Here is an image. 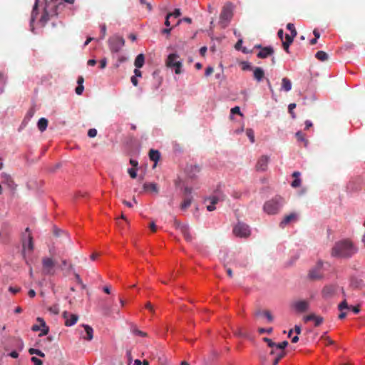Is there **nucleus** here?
Masks as SVG:
<instances>
[{"label": "nucleus", "mask_w": 365, "mask_h": 365, "mask_svg": "<svg viewBox=\"0 0 365 365\" xmlns=\"http://www.w3.org/2000/svg\"><path fill=\"white\" fill-rule=\"evenodd\" d=\"M356 250L352 243L348 240H344L336 243L332 248L331 255L338 257H349L356 252Z\"/></svg>", "instance_id": "nucleus-1"}, {"label": "nucleus", "mask_w": 365, "mask_h": 365, "mask_svg": "<svg viewBox=\"0 0 365 365\" xmlns=\"http://www.w3.org/2000/svg\"><path fill=\"white\" fill-rule=\"evenodd\" d=\"M284 203V201L282 197L275 196L264 203L263 210L268 215H275L279 212Z\"/></svg>", "instance_id": "nucleus-2"}, {"label": "nucleus", "mask_w": 365, "mask_h": 365, "mask_svg": "<svg viewBox=\"0 0 365 365\" xmlns=\"http://www.w3.org/2000/svg\"><path fill=\"white\" fill-rule=\"evenodd\" d=\"M233 16V5L230 2L226 3L222 9L220 22L223 26H226Z\"/></svg>", "instance_id": "nucleus-3"}, {"label": "nucleus", "mask_w": 365, "mask_h": 365, "mask_svg": "<svg viewBox=\"0 0 365 365\" xmlns=\"http://www.w3.org/2000/svg\"><path fill=\"white\" fill-rule=\"evenodd\" d=\"M108 46L112 53L119 52L125 45V39L118 35H115L109 38Z\"/></svg>", "instance_id": "nucleus-4"}, {"label": "nucleus", "mask_w": 365, "mask_h": 365, "mask_svg": "<svg viewBox=\"0 0 365 365\" xmlns=\"http://www.w3.org/2000/svg\"><path fill=\"white\" fill-rule=\"evenodd\" d=\"M22 247H23L22 253H23L24 257H25V252L26 251H28L29 252H32L34 250L33 237H32L29 228H26L25 230V232L23 234Z\"/></svg>", "instance_id": "nucleus-5"}, {"label": "nucleus", "mask_w": 365, "mask_h": 365, "mask_svg": "<svg viewBox=\"0 0 365 365\" xmlns=\"http://www.w3.org/2000/svg\"><path fill=\"white\" fill-rule=\"evenodd\" d=\"M166 66L175 68L176 74L181 73L182 63L179 60V56L176 53H170L166 60Z\"/></svg>", "instance_id": "nucleus-6"}, {"label": "nucleus", "mask_w": 365, "mask_h": 365, "mask_svg": "<svg viewBox=\"0 0 365 365\" xmlns=\"http://www.w3.org/2000/svg\"><path fill=\"white\" fill-rule=\"evenodd\" d=\"M309 307V301L305 299L294 301L291 304V307L297 313H304L307 312Z\"/></svg>", "instance_id": "nucleus-7"}, {"label": "nucleus", "mask_w": 365, "mask_h": 365, "mask_svg": "<svg viewBox=\"0 0 365 365\" xmlns=\"http://www.w3.org/2000/svg\"><path fill=\"white\" fill-rule=\"evenodd\" d=\"M234 234L240 237H247L250 235V230L247 225L238 222L233 228Z\"/></svg>", "instance_id": "nucleus-8"}, {"label": "nucleus", "mask_w": 365, "mask_h": 365, "mask_svg": "<svg viewBox=\"0 0 365 365\" xmlns=\"http://www.w3.org/2000/svg\"><path fill=\"white\" fill-rule=\"evenodd\" d=\"M43 273L46 275H53L55 274V262L49 257L42 259Z\"/></svg>", "instance_id": "nucleus-9"}, {"label": "nucleus", "mask_w": 365, "mask_h": 365, "mask_svg": "<svg viewBox=\"0 0 365 365\" xmlns=\"http://www.w3.org/2000/svg\"><path fill=\"white\" fill-rule=\"evenodd\" d=\"M174 224L175 227L180 230L187 242H191L192 240L189 227L187 225H182L176 220H175Z\"/></svg>", "instance_id": "nucleus-10"}, {"label": "nucleus", "mask_w": 365, "mask_h": 365, "mask_svg": "<svg viewBox=\"0 0 365 365\" xmlns=\"http://www.w3.org/2000/svg\"><path fill=\"white\" fill-rule=\"evenodd\" d=\"M322 267V263L319 262L315 267L312 269L309 273V277L312 280H318L322 278V273L321 272V269Z\"/></svg>", "instance_id": "nucleus-11"}, {"label": "nucleus", "mask_w": 365, "mask_h": 365, "mask_svg": "<svg viewBox=\"0 0 365 365\" xmlns=\"http://www.w3.org/2000/svg\"><path fill=\"white\" fill-rule=\"evenodd\" d=\"M63 319H65V325L66 327H71L74 325L78 319V316L74 314H71L66 311L63 312L62 314Z\"/></svg>", "instance_id": "nucleus-12"}, {"label": "nucleus", "mask_w": 365, "mask_h": 365, "mask_svg": "<svg viewBox=\"0 0 365 365\" xmlns=\"http://www.w3.org/2000/svg\"><path fill=\"white\" fill-rule=\"evenodd\" d=\"M269 163V157L267 155H262L261 158L258 160L257 164H256V170L257 171H265L267 168Z\"/></svg>", "instance_id": "nucleus-13"}, {"label": "nucleus", "mask_w": 365, "mask_h": 365, "mask_svg": "<svg viewBox=\"0 0 365 365\" xmlns=\"http://www.w3.org/2000/svg\"><path fill=\"white\" fill-rule=\"evenodd\" d=\"M336 292V287L334 285H326L322 290V297L324 299L331 298Z\"/></svg>", "instance_id": "nucleus-14"}, {"label": "nucleus", "mask_w": 365, "mask_h": 365, "mask_svg": "<svg viewBox=\"0 0 365 365\" xmlns=\"http://www.w3.org/2000/svg\"><path fill=\"white\" fill-rule=\"evenodd\" d=\"M255 47L261 48L260 51L257 53V57L259 58H266L274 53V49L271 46L262 48L260 45H257Z\"/></svg>", "instance_id": "nucleus-15"}, {"label": "nucleus", "mask_w": 365, "mask_h": 365, "mask_svg": "<svg viewBox=\"0 0 365 365\" xmlns=\"http://www.w3.org/2000/svg\"><path fill=\"white\" fill-rule=\"evenodd\" d=\"M298 219L297 214L293 212L284 216L283 220L279 223V227L284 228L287 225L292 222H296Z\"/></svg>", "instance_id": "nucleus-16"}, {"label": "nucleus", "mask_w": 365, "mask_h": 365, "mask_svg": "<svg viewBox=\"0 0 365 365\" xmlns=\"http://www.w3.org/2000/svg\"><path fill=\"white\" fill-rule=\"evenodd\" d=\"M304 321L305 322L312 321L314 322V325L316 327H319L323 322V318L319 316H317L314 314H311L307 315L304 317Z\"/></svg>", "instance_id": "nucleus-17"}, {"label": "nucleus", "mask_w": 365, "mask_h": 365, "mask_svg": "<svg viewBox=\"0 0 365 365\" xmlns=\"http://www.w3.org/2000/svg\"><path fill=\"white\" fill-rule=\"evenodd\" d=\"M200 168L198 165H190L187 167V172L189 178L194 179L197 177V175L200 173Z\"/></svg>", "instance_id": "nucleus-18"}, {"label": "nucleus", "mask_w": 365, "mask_h": 365, "mask_svg": "<svg viewBox=\"0 0 365 365\" xmlns=\"http://www.w3.org/2000/svg\"><path fill=\"white\" fill-rule=\"evenodd\" d=\"M350 285L354 289H361L364 287V282L362 279L352 277L351 279Z\"/></svg>", "instance_id": "nucleus-19"}, {"label": "nucleus", "mask_w": 365, "mask_h": 365, "mask_svg": "<svg viewBox=\"0 0 365 365\" xmlns=\"http://www.w3.org/2000/svg\"><path fill=\"white\" fill-rule=\"evenodd\" d=\"M225 200V195L222 193H218L216 195H213L211 197H209L205 199V202L209 201L210 203L213 205L215 206V204H217L219 201H222Z\"/></svg>", "instance_id": "nucleus-20"}, {"label": "nucleus", "mask_w": 365, "mask_h": 365, "mask_svg": "<svg viewBox=\"0 0 365 365\" xmlns=\"http://www.w3.org/2000/svg\"><path fill=\"white\" fill-rule=\"evenodd\" d=\"M83 327L85 329L86 333V336H83V339L88 341H91L93 338V328L88 324H83Z\"/></svg>", "instance_id": "nucleus-21"}, {"label": "nucleus", "mask_w": 365, "mask_h": 365, "mask_svg": "<svg viewBox=\"0 0 365 365\" xmlns=\"http://www.w3.org/2000/svg\"><path fill=\"white\" fill-rule=\"evenodd\" d=\"M293 36H290L289 34L285 35V41H282V46L287 53H289V47L294 41Z\"/></svg>", "instance_id": "nucleus-22"}, {"label": "nucleus", "mask_w": 365, "mask_h": 365, "mask_svg": "<svg viewBox=\"0 0 365 365\" xmlns=\"http://www.w3.org/2000/svg\"><path fill=\"white\" fill-rule=\"evenodd\" d=\"M253 75L255 79L259 82L263 79L264 76V72L262 68L256 67L254 69Z\"/></svg>", "instance_id": "nucleus-23"}, {"label": "nucleus", "mask_w": 365, "mask_h": 365, "mask_svg": "<svg viewBox=\"0 0 365 365\" xmlns=\"http://www.w3.org/2000/svg\"><path fill=\"white\" fill-rule=\"evenodd\" d=\"M145 63V56L143 53L138 54L135 59L134 65L136 68H142Z\"/></svg>", "instance_id": "nucleus-24"}, {"label": "nucleus", "mask_w": 365, "mask_h": 365, "mask_svg": "<svg viewBox=\"0 0 365 365\" xmlns=\"http://www.w3.org/2000/svg\"><path fill=\"white\" fill-rule=\"evenodd\" d=\"M149 158L150 160L154 161L155 163H157L160 158V153L157 150L151 149L149 151Z\"/></svg>", "instance_id": "nucleus-25"}, {"label": "nucleus", "mask_w": 365, "mask_h": 365, "mask_svg": "<svg viewBox=\"0 0 365 365\" xmlns=\"http://www.w3.org/2000/svg\"><path fill=\"white\" fill-rule=\"evenodd\" d=\"M292 89V82L287 78H283L282 80V90L289 91Z\"/></svg>", "instance_id": "nucleus-26"}, {"label": "nucleus", "mask_w": 365, "mask_h": 365, "mask_svg": "<svg viewBox=\"0 0 365 365\" xmlns=\"http://www.w3.org/2000/svg\"><path fill=\"white\" fill-rule=\"evenodd\" d=\"M37 126L41 132H43L48 126V120L45 118H40L38 121Z\"/></svg>", "instance_id": "nucleus-27"}, {"label": "nucleus", "mask_w": 365, "mask_h": 365, "mask_svg": "<svg viewBox=\"0 0 365 365\" xmlns=\"http://www.w3.org/2000/svg\"><path fill=\"white\" fill-rule=\"evenodd\" d=\"M37 321L40 323V326L43 327L41 333L39 334V336H41L46 335L48 332V327L46 325L45 321L41 317H38Z\"/></svg>", "instance_id": "nucleus-28"}, {"label": "nucleus", "mask_w": 365, "mask_h": 365, "mask_svg": "<svg viewBox=\"0 0 365 365\" xmlns=\"http://www.w3.org/2000/svg\"><path fill=\"white\" fill-rule=\"evenodd\" d=\"M143 188L145 190H150L156 193L158 192L157 184L153 182L145 183L143 185Z\"/></svg>", "instance_id": "nucleus-29"}, {"label": "nucleus", "mask_w": 365, "mask_h": 365, "mask_svg": "<svg viewBox=\"0 0 365 365\" xmlns=\"http://www.w3.org/2000/svg\"><path fill=\"white\" fill-rule=\"evenodd\" d=\"M315 56L318 60L321 61H325L328 59L327 53L323 51H319L317 52Z\"/></svg>", "instance_id": "nucleus-30"}, {"label": "nucleus", "mask_w": 365, "mask_h": 365, "mask_svg": "<svg viewBox=\"0 0 365 365\" xmlns=\"http://www.w3.org/2000/svg\"><path fill=\"white\" fill-rule=\"evenodd\" d=\"M192 202V197H187L181 203L180 207L182 210H186L187 207H189Z\"/></svg>", "instance_id": "nucleus-31"}, {"label": "nucleus", "mask_w": 365, "mask_h": 365, "mask_svg": "<svg viewBox=\"0 0 365 365\" xmlns=\"http://www.w3.org/2000/svg\"><path fill=\"white\" fill-rule=\"evenodd\" d=\"M2 178L4 179V182H6L7 183V185L9 186V187H11L13 186L14 185V181L13 180L11 179V176L6 174V173H4L2 174Z\"/></svg>", "instance_id": "nucleus-32"}, {"label": "nucleus", "mask_w": 365, "mask_h": 365, "mask_svg": "<svg viewBox=\"0 0 365 365\" xmlns=\"http://www.w3.org/2000/svg\"><path fill=\"white\" fill-rule=\"evenodd\" d=\"M271 355H274L275 356H279L280 354H282V359L285 356L286 352L284 350H279L277 349H271L270 351Z\"/></svg>", "instance_id": "nucleus-33"}, {"label": "nucleus", "mask_w": 365, "mask_h": 365, "mask_svg": "<svg viewBox=\"0 0 365 365\" xmlns=\"http://www.w3.org/2000/svg\"><path fill=\"white\" fill-rule=\"evenodd\" d=\"M295 135L298 141L304 142V145H307V140L305 139L304 135L302 131L297 132Z\"/></svg>", "instance_id": "nucleus-34"}, {"label": "nucleus", "mask_w": 365, "mask_h": 365, "mask_svg": "<svg viewBox=\"0 0 365 365\" xmlns=\"http://www.w3.org/2000/svg\"><path fill=\"white\" fill-rule=\"evenodd\" d=\"M287 29L291 32L290 36L295 37L297 36V33L293 24L289 23L287 25Z\"/></svg>", "instance_id": "nucleus-35"}, {"label": "nucleus", "mask_w": 365, "mask_h": 365, "mask_svg": "<svg viewBox=\"0 0 365 365\" xmlns=\"http://www.w3.org/2000/svg\"><path fill=\"white\" fill-rule=\"evenodd\" d=\"M29 352L30 354H36L41 357H44L45 356V354L43 352H42L41 350L39 349H34V348H31L29 349Z\"/></svg>", "instance_id": "nucleus-36"}, {"label": "nucleus", "mask_w": 365, "mask_h": 365, "mask_svg": "<svg viewBox=\"0 0 365 365\" xmlns=\"http://www.w3.org/2000/svg\"><path fill=\"white\" fill-rule=\"evenodd\" d=\"M295 108H296V103H290L288 106L289 113H290L292 118L294 119L296 118V114L294 112V109Z\"/></svg>", "instance_id": "nucleus-37"}, {"label": "nucleus", "mask_w": 365, "mask_h": 365, "mask_svg": "<svg viewBox=\"0 0 365 365\" xmlns=\"http://www.w3.org/2000/svg\"><path fill=\"white\" fill-rule=\"evenodd\" d=\"M48 20V14L45 11L40 19V22L42 24V25H45Z\"/></svg>", "instance_id": "nucleus-38"}, {"label": "nucleus", "mask_w": 365, "mask_h": 365, "mask_svg": "<svg viewBox=\"0 0 365 365\" xmlns=\"http://www.w3.org/2000/svg\"><path fill=\"white\" fill-rule=\"evenodd\" d=\"M288 345V341H284L279 344H275V349H279V350H284L285 347Z\"/></svg>", "instance_id": "nucleus-39"}, {"label": "nucleus", "mask_w": 365, "mask_h": 365, "mask_svg": "<svg viewBox=\"0 0 365 365\" xmlns=\"http://www.w3.org/2000/svg\"><path fill=\"white\" fill-rule=\"evenodd\" d=\"M246 134L247 135V137L250 138L251 143H254L255 142V135H254V131L252 129H247L246 130Z\"/></svg>", "instance_id": "nucleus-40"}, {"label": "nucleus", "mask_w": 365, "mask_h": 365, "mask_svg": "<svg viewBox=\"0 0 365 365\" xmlns=\"http://www.w3.org/2000/svg\"><path fill=\"white\" fill-rule=\"evenodd\" d=\"M133 333L135 334V335H138V336H142V337H145L148 336V334L146 332H144V331H142L138 329H133Z\"/></svg>", "instance_id": "nucleus-41"}, {"label": "nucleus", "mask_w": 365, "mask_h": 365, "mask_svg": "<svg viewBox=\"0 0 365 365\" xmlns=\"http://www.w3.org/2000/svg\"><path fill=\"white\" fill-rule=\"evenodd\" d=\"M263 341H265L272 349H274L276 343L273 342L272 339L264 337L263 338Z\"/></svg>", "instance_id": "nucleus-42"}, {"label": "nucleus", "mask_w": 365, "mask_h": 365, "mask_svg": "<svg viewBox=\"0 0 365 365\" xmlns=\"http://www.w3.org/2000/svg\"><path fill=\"white\" fill-rule=\"evenodd\" d=\"M349 309V307L346 302V300L343 301L342 302H341L339 304V309L340 311H343V309Z\"/></svg>", "instance_id": "nucleus-43"}, {"label": "nucleus", "mask_w": 365, "mask_h": 365, "mask_svg": "<svg viewBox=\"0 0 365 365\" xmlns=\"http://www.w3.org/2000/svg\"><path fill=\"white\" fill-rule=\"evenodd\" d=\"M263 315L267 319V320L269 322H272L273 321V317L272 315L271 314L270 312L269 311H264L263 312Z\"/></svg>", "instance_id": "nucleus-44"}, {"label": "nucleus", "mask_w": 365, "mask_h": 365, "mask_svg": "<svg viewBox=\"0 0 365 365\" xmlns=\"http://www.w3.org/2000/svg\"><path fill=\"white\" fill-rule=\"evenodd\" d=\"M168 14H171V17L178 18L181 15V11L180 9H175L173 12L168 13Z\"/></svg>", "instance_id": "nucleus-45"}, {"label": "nucleus", "mask_w": 365, "mask_h": 365, "mask_svg": "<svg viewBox=\"0 0 365 365\" xmlns=\"http://www.w3.org/2000/svg\"><path fill=\"white\" fill-rule=\"evenodd\" d=\"M48 310L53 313L54 314H58L59 313V308L58 305H53L48 308Z\"/></svg>", "instance_id": "nucleus-46"}, {"label": "nucleus", "mask_w": 365, "mask_h": 365, "mask_svg": "<svg viewBox=\"0 0 365 365\" xmlns=\"http://www.w3.org/2000/svg\"><path fill=\"white\" fill-rule=\"evenodd\" d=\"M97 135V130L95 129V128H91L88 130V135L90 137V138H94L96 137Z\"/></svg>", "instance_id": "nucleus-47"}, {"label": "nucleus", "mask_w": 365, "mask_h": 365, "mask_svg": "<svg viewBox=\"0 0 365 365\" xmlns=\"http://www.w3.org/2000/svg\"><path fill=\"white\" fill-rule=\"evenodd\" d=\"M128 173L132 178H135L137 176V173H136L135 168H129L128 170Z\"/></svg>", "instance_id": "nucleus-48"}, {"label": "nucleus", "mask_w": 365, "mask_h": 365, "mask_svg": "<svg viewBox=\"0 0 365 365\" xmlns=\"http://www.w3.org/2000/svg\"><path fill=\"white\" fill-rule=\"evenodd\" d=\"M291 185L293 187H298L301 185V180L299 178H295Z\"/></svg>", "instance_id": "nucleus-49"}, {"label": "nucleus", "mask_w": 365, "mask_h": 365, "mask_svg": "<svg viewBox=\"0 0 365 365\" xmlns=\"http://www.w3.org/2000/svg\"><path fill=\"white\" fill-rule=\"evenodd\" d=\"M37 6H38V2L37 1H36L34 6V8H33V11H32V14H31V22H33L34 21V19H35V15H36V9H37Z\"/></svg>", "instance_id": "nucleus-50"}, {"label": "nucleus", "mask_w": 365, "mask_h": 365, "mask_svg": "<svg viewBox=\"0 0 365 365\" xmlns=\"http://www.w3.org/2000/svg\"><path fill=\"white\" fill-rule=\"evenodd\" d=\"M83 90H84L83 85H78V86L76 88V93L77 95H81Z\"/></svg>", "instance_id": "nucleus-51"}, {"label": "nucleus", "mask_w": 365, "mask_h": 365, "mask_svg": "<svg viewBox=\"0 0 365 365\" xmlns=\"http://www.w3.org/2000/svg\"><path fill=\"white\" fill-rule=\"evenodd\" d=\"M231 113L232 114H238L240 115H242V113L240 112V109L239 106H235L231 109Z\"/></svg>", "instance_id": "nucleus-52"}, {"label": "nucleus", "mask_w": 365, "mask_h": 365, "mask_svg": "<svg viewBox=\"0 0 365 365\" xmlns=\"http://www.w3.org/2000/svg\"><path fill=\"white\" fill-rule=\"evenodd\" d=\"M32 362L34 364V365H42L43 362L41 359H38L37 357L33 356L31 358Z\"/></svg>", "instance_id": "nucleus-53"}, {"label": "nucleus", "mask_w": 365, "mask_h": 365, "mask_svg": "<svg viewBox=\"0 0 365 365\" xmlns=\"http://www.w3.org/2000/svg\"><path fill=\"white\" fill-rule=\"evenodd\" d=\"M242 68L243 71L251 70L252 66L249 63L243 62Z\"/></svg>", "instance_id": "nucleus-54"}, {"label": "nucleus", "mask_w": 365, "mask_h": 365, "mask_svg": "<svg viewBox=\"0 0 365 365\" xmlns=\"http://www.w3.org/2000/svg\"><path fill=\"white\" fill-rule=\"evenodd\" d=\"M234 334H235V335H236V336H241V337H242V336H245V334L242 332V331L241 328H239V329H237V330H235V331H234Z\"/></svg>", "instance_id": "nucleus-55"}, {"label": "nucleus", "mask_w": 365, "mask_h": 365, "mask_svg": "<svg viewBox=\"0 0 365 365\" xmlns=\"http://www.w3.org/2000/svg\"><path fill=\"white\" fill-rule=\"evenodd\" d=\"M214 71V69L212 67H207L206 69H205V75L206 76H209L210 75H211Z\"/></svg>", "instance_id": "nucleus-56"}, {"label": "nucleus", "mask_w": 365, "mask_h": 365, "mask_svg": "<svg viewBox=\"0 0 365 365\" xmlns=\"http://www.w3.org/2000/svg\"><path fill=\"white\" fill-rule=\"evenodd\" d=\"M107 65V59L106 58H103L100 61V68L103 69L106 67Z\"/></svg>", "instance_id": "nucleus-57"}, {"label": "nucleus", "mask_w": 365, "mask_h": 365, "mask_svg": "<svg viewBox=\"0 0 365 365\" xmlns=\"http://www.w3.org/2000/svg\"><path fill=\"white\" fill-rule=\"evenodd\" d=\"M272 331V328H269L267 329H264V328H260L259 329V332L260 334H264V333H271Z\"/></svg>", "instance_id": "nucleus-58"}, {"label": "nucleus", "mask_w": 365, "mask_h": 365, "mask_svg": "<svg viewBox=\"0 0 365 365\" xmlns=\"http://www.w3.org/2000/svg\"><path fill=\"white\" fill-rule=\"evenodd\" d=\"M181 21H185V22H187L188 24H190L192 22V19L190 18H189V17H185L182 19L178 20V22H177V25H179Z\"/></svg>", "instance_id": "nucleus-59"}, {"label": "nucleus", "mask_w": 365, "mask_h": 365, "mask_svg": "<svg viewBox=\"0 0 365 365\" xmlns=\"http://www.w3.org/2000/svg\"><path fill=\"white\" fill-rule=\"evenodd\" d=\"M6 83V77L3 73H0V84L4 86Z\"/></svg>", "instance_id": "nucleus-60"}, {"label": "nucleus", "mask_w": 365, "mask_h": 365, "mask_svg": "<svg viewBox=\"0 0 365 365\" xmlns=\"http://www.w3.org/2000/svg\"><path fill=\"white\" fill-rule=\"evenodd\" d=\"M62 266H63V267H66V266H68V269L69 271H71V270L73 269V265H72V264H68L67 261H66V259L62 260Z\"/></svg>", "instance_id": "nucleus-61"}, {"label": "nucleus", "mask_w": 365, "mask_h": 365, "mask_svg": "<svg viewBox=\"0 0 365 365\" xmlns=\"http://www.w3.org/2000/svg\"><path fill=\"white\" fill-rule=\"evenodd\" d=\"M170 17H171V14H167L166 15L165 21V25L167 27H169L170 26V20H169Z\"/></svg>", "instance_id": "nucleus-62"}, {"label": "nucleus", "mask_w": 365, "mask_h": 365, "mask_svg": "<svg viewBox=\"0 0 365 365\" xmlns=\"http://www.w3.org/2000/svg\"><path fill=\"white\" fill-rule=\"evenodd\" d=\"M149 227L152 230V232H156L157 227H156V225H155L154 222H152L150 223Z\"/></svg>", "instance_id": "nucleus-63"}, {"label": "nucleus", "mask_w": 365, "mask_h": 365, "mask_svg": "<svg viewBox=\"0 0 365 365\" xmlns=\"http://www.w3.org/2000/svg\"><path fill=\"white\" fill-rule=\"evenodd\" d=\"M282 359V354H280L279 356H275L274 361H273V365H277L279 364V361Z\"/></svg>", "instance_id": "nucleus-64"}]
</instances>
